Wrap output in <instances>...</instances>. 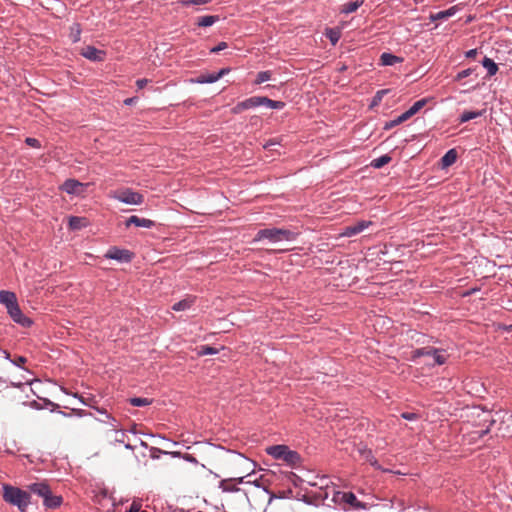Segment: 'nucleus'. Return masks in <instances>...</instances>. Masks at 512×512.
I'll return each mask as SVG.
<instances>
[{"instance_id": "14", "label": "nucleus", "mask_w": 512, "mask_h": 512, "mask_svg": "<svg viewBox=\"0 0 512 512\" xmlns=\"http://www.w3.org/2000/svg\"><path fill=\"white\" fill-rule=\"evenodd\" d=\"M282 460L285 461L291 467H298L302 463V457L300 456V454L290 449H288L287 452L284 454Z\"/></svg>"}, {"instance_id": "43", "label": "nucleus", "mask_w": 512, "mask_h": 512, "mask_svg": "<svg viewBox=\"0 0 512 512\" xmlns=\"http://www.w3.org/2000/svg\"><path fill=\"white\" fill-rule=\"evenodd\" d=\"M125 432L119 429V433L115 435L114 440L119 443H124Z\"/></svg>"}, {"instance_id": "9", "label": "nucleus", "mask_w": 512, "mask_h": 512, "mask_svg": "<svg viewBox=\"0 0 512 512\" xmlns=\"http://www.w3.org/2000/svg\"><path fill=\"white\" fill-rule=\"evenodd\" d=\"M334 502H344L349 504L352 507H358L360 505L356 496L352 492H334L333 494Z\"/></svg>"}, {"instance_id": "50", "label": "nucleus", "mask_w": 512, "mask_h": 512, "mask_svg": "<svg viewBox=\"0 0 512 512\" xmlns=\"http://www.w3.org/2000/svg\"><path fill=\"white\" fill-rule=\"evenodd\" d=\"M229 72V69H226V68H223L221 69L218 73H216V75L218 76V78L220 79L223 75H225L226 73Z\"/></svg>"}, {"instance_id": "27", "label": "nucleus", "mask_w": 512, "mask_h": 512, "mask_svg": "<svg viewBox=\"0 0 512 512\" xmlns=\"http://www.w3.org/2000/svg\"><path fill=\"white\" fill-rule=\"evenodd\" d=\"M408 118L406 117L405 113H402L401 115H399L397 118L389 121V122H386L385 123V126H384V129L385 130H388V129H391L405 121H407Z\"/></svg>"}, {"instance_id": "36", "label": "nucleus", "mask_w": 512, "mask_h": 512, "mask_svg": "<svg viewBox=\"0 0 512 512\" xmlns=\"http://www.w3.org/2000/svg\"><path fill=\"white\" fill-rule=\"evenodd\" d=\"M246 477H251V474H250V473H248L246 476L235 477V478H232V479H233V480H236V485L241 484V483H245V484H252V483H256V482H257V479H254V480L249 479V480H247V481H244V479H245Z\"/></svg>"}, {"instance_id": "56", "label": "nucleus", "mask_w": 512, "mask_h": 512, "mask_svg": "<svg viewBox=\"0 0 512 512\" xmlns=\"http://www.w3.org/2000/svg\"><path fill=\"white\" fill-rule=\"evenodd\" d=\"M140 512H146V511H140Z\"/></svg>"}, {"instance_id": "51", "label": "nucleus", "mask_w": 512, "mask_h": 512, "mask_svg": "<svg viewBox=\"0 0 512 512\" xmlns=\"http://www.w3.org/2000/svg\"><path fill=\"white\" fill-rule=\"evenodd\" d=\"M489 432V426L485 430H481L480 432H477L479 434V437H483Z\"/></svg>"}, {"instance_id": "31", "label": "nucleus", "mask_w": 512, "mask_h": 512, "mask_svg": "<svg viewBox=\"0 0 512 512\" xmlns=\"http://www.w3.org/2000/svg\"><path fill=\"white\" fill-rule=\"evenodd\" d=\"M130 404L136 407L147 406L151 401L147 398L134 397L129 400Z\"/></svg>"}, {"instance_id": "7", "label": "nucleus", "mask_w": 512, "mask_h": 512, "mask_svg": "<svg viewBox=\"0 0 512 512\" xmlns=\"http://www.w3.org/2000/svg\"><path fill=\"white\" fill-rule=\"evenodd\" d=\"M80 54L86 59L94 62H103L106 56V52L104 50L97 49L90 45L83 47Z\"/></svg>"}, {"instance_id": "2", "label": "nucleus", "mask_w": 512, "mask_h": 512, "mask_svg": "<svg viewBox=\"0 0 512 512\" xmlns=\"http://www.w3.org/2000/svg\"><path fill=\"white\" fill-rule=\"evenodd\" d=\"M2 497L5 502L17 506L21 512H26L30 504V492L14 487L9 484H3Z\"/></svg>"}, {"instance_id": "19", "label": "nucleus", "mask_w": 512, "mask_h": 512, "mask_svg": "<svg viewBox=\"0 0 512 512\" xmlns=\"http://www.w3.org/2000/svg\"><path fill=\"white\" fill-rule=\"evenodd\" d=\"M219 487L222 489L223 492H238L240 491V488L236 485V480H233L231 478L229 479H223Z\"/></svg>"}, {"instance_id": "10", "label": "nucleus", "mask_w": 512, "mask_h": 512, "mask_svg": "<svg viewBox=\"0 0 512 512\" xmlns=\"http://www.w3.org/2000/svg\"><path fill=\"white\" fill-rule=\"evenodd\" d=\"M61 189L68 194L80 195L84 191V185L77 180L68 179L63 183Z\"/></svg>"}, {"instance_id": "4", "label": "nucleus", "mask_w": 512, "mask_h": 512, "mask_svg": "<svg viewBox=\"0 0 512 512\" xmlns=\"http://www.w3.org/2000/svg\"><path fill=\"white\" fill-rule=\"evenodd\" d=\"M113 197L125 204L140 205L144 201V196L129 188L119 189L113 193Z\"/></svg>"}, {"instance_id": "38", "label": "nucleus", "mask_w": 512, "mask_h": 512, "mask_svg": "<svg viewBox=\"0 0 512 512\" xmlns=\"http://www.w3.org/2000/svg\"><path fill=\"white\" fill-rule=\"evenodd\" d=\"M25 143L28 146L33 147V148H40L41 147L39 140L36 139V138H32V137H27L25 139Z\"/></svg>"}, {"instance_id": "5", "label": "nucleus", "mask_w": 512, "mask_h": 512, "mask_svg": "<svg viewBox=\"0 0 512 512\" xmlns=\"http://www.w3.org/2000/svg\"><path fill=\"white\" fill-rule=\"evenodd\" d=\"M421 356L432 357L434 363L438 365H442L446 362V356L442 353V351L433 347H424L413 351V358Z\"/></svg>"}, {"instance_id": "40", "label": "nucleus", "mask_w": 512, "mask_h": 512, "mask_svg": "<svg viewBox=\"0 0 512 512\" xmlns=\"http://www.w3.org/2000/svg\"><path fill=\"white\" fill-rule=\"evenodd\" d=\"M401 417L405 420H408V421H413V420H416L418 419V415L416 413H413V412H403L401 414Z\"/></svg>"}, {"instance_id": "15", "label": "nucleus", "mask_w": 512, "mask_h": 512, "mask_svg": "<svg viewBox=\"0 0 512 512\" xmlns=\"http://www.w3.org/2000/svg\"><path fill=\"white\" fill-rule=\"evenodd\" d=\"M288 449L286 445H273L266 448V453L275 459H283Z\"/></svg>"}, {"instance_id": "52", "label": "nucleus", "mask_w": 512, "mask_h": 512, "mask_svg": "<svg viewBox=\"0 0 512 512\" xmlns=\"http://www.w3.org/2000/svg\"><path fill=\"white\" fill-rule=\"evenodd\" d=\"M241 460H242V462H243V463L247 464L248 466H251V465H252V463H251L248 459H246V458H244V457H241ZM249 468H250V467H248V468H247V470H248Z\"/></svg>"}, {"instance_id": "1", "label": "nucleus", "mask_w": 512, "mask_h": 512, "mask_svg": "<svg viewBox=\"0 0 512 512\" xmlns=\"http://www.w3.org/2000/svg\"><path fill=\"white\" fill-rule=\"evenodd\" d=\"M26 487L30 493L42 499L43 505L47 509H56L63 503L62 496L54 494L47 481H37L28 484Z\"/></svg>"}, {"instance_id": "3", "label": "nucleus", "mask_w": 512, "mask_h": 512, "mask_svg": "<svg viewBox=\"0 0 512 512\" xmlns=\"http://www.w3.org/2000/svg\"><path fill=\"white\" fill-rule=\"evenodd\" d=\"M297 237V233L282 228H266L261 229L255 235L254 241L267 239L270 242L293 241Z\"/></svg>"}, {"instance_id": "35", "label": "nucleus", "mask_w": 512, "mask_h": 512, "mask_svg": "<svg viewBox=\"0 0 512 512\" xmlns=\"http://www.w3.org/2000/svg\"><path fill=\"white\" fill-rule=\"evenodd\" d=\"M244 110H247V105L245 100L237 103L231 110L233 114H239L243 112Z\"/></svg>"}, {"instance_id": "17", "label": "nucleus", "mask_w": 512, "mask_h": 512, "mask_svg": "<svg viewBox=\"0 0 512 512\" xmlns=\"http://www.w3.org/2000/svg\"><path fill=\"white\" fill-rule=\"evenodd\" d=\"M429 99L423 98L416 101L407 111H405V115L408 119L418 113L427 103Z\"/></svg>"}, {"instance_id": "26", "label": "nucleus", "mask_w": 512, "mask_h": 512, "mask_svg": "<svg viewBox=\"0 0 512 512\" xmlns=\"http://www.w3.org/2000/svg\"><path fill=\"white\" fill-rule=\"evenodd\" d=\"M483 112L484 111H464L460 116V122L464 123L472 119H475L479 116H482Z\"/></svg>"}, {"instance_id": "25", "label": "nucleus", "mask_w": 512, "mask_h": 512, "mask_svg": "<svg viewBox=\"0 0 512 512\" xmlns=\"http://www.w3.org/2000/svg\"><path fill=\"white\" fill-rule=\"evenodd\" d=\"M482 65L487 69L489 76L495 75L497 73V71H498V67L495 64V62L492 59L488 58V57H485L483 59Z\"/></svg>"}, {"instance_id": "16", "label": "nucleus", "mask_w": 512, "mask_h": 512, "mask_svg": "<svg viewBox=\"0 0 512 512\" xmlns=\"http://www.w3.org/2000/svg\"><path fill=\"white\" fill-rule=\"evenodd\" d=\"M195 299L196 298L194 296H187L183 300L176 302L172 306V309L174 311H185V310L189 309L194 304Z\"/></svg>"}, {"instance_id": "32", "label": "nucleus", "mask_w": 512, "mask_h": 512, "mask_svg": "<svg viewBox=\"0 0 512 512\" xmlns=\"http://www.w3.org/2000/svg\"><path fill=\"white\" fill-rule=\"evenodd\" d=\"M80 34H81V29L78 24H74L73 26H71L70 37L73 42H77L80 40Z\"/></svg>"}, {"instance_id": "13", "label": "nucleus", "mask_w": 512, "mask_h": 512, "mask_svg": "<svg viewBox=\"0 0 512 512\" xmlns=\"http://www.w3.org/2000/svg\"><path fill=\"white\" fill-rule=\"evenodd\" d=\"M130 225H135L137 227L143 228H151L154 226V222L150 219L140 218L138 216L133 215L126 220V227H129Z\"/></svg>"}, {"instance_id": "33", "label": "nucleus", "mask_w": 512, "mask_h": 512, "mask_svg": "<svg viewBox=\"0 0 512 512\" xmlns=\"http://www.w3.org/2000/svg\"><path fill=\"white\" fill-rule=\"evenodd\" d=\"M217 80H219L218 76L216 75V73H212V74H208V75H203L199 78L198 82L199 83H214L216 82Z\"/></svg>"}, {"instance_id": "47", "label": "nucleus", "mask_w": 512, "mask_h": 512, "mask_svg": "<svg viewBox=\"0 0 512 512\" xmlns=\"http://www.w3.org/2000/svg\"><path fill=\"white\" fill-rule=\"evenodd\" d=\"M140 504L133 502L129 512H140Z\"/></svg>"}, {"instance_id": "30", "label": "nucleus", "mask_w": 512, "mask_h": 512, "mask_svg": "<svg viewBox=\"0 0 512 512\" xmlns=\"http://www.w3.org/2000/svg\"><path fill=\"white\" fill-rule=\"evenodd\" d=\"M391 160V157L388 156V155H384V156H381L377 159H374L373 162H372V165L375 167V168H381L383 167L384 165L388 164Z\"/></svg>"}, {"instance_id": "11", "label": "nucleus", "mask_w": 512, "mask_h": 512, "mask_svg": "<svg viewBox=\"0 0 512 512\" xmlns=\"http://www.w3.org/2000/svg\"><path fill=\"white\" fill-rule=\"evenodd\" d=\"M370 224H371V222H369V221H359L353 225L345 227L343 229V232H341V236L351 237L356 234H359L364 229H366Z\"/></svg>"}, {"instance_id": "21", "label": "nucleus", "mask_w": 512, "mask_h": 512, "mask_svg": "<svg viewBox=\"0 0 512 512\" xmlns=\"http://www.w3.org/2000/svg\"><path fill=\"white\" fill-rule=\"evenodd\" d=\"M87 225V219L84 217L72 216L69 218V228L79 230Z\"/></svg>"}, {"instance_id": "49", "label": "nucleus", "mask_w": 512, "mask_h": 512, "mask_svg": "<svg viewBox=\"0 0 512 512\" xmlns=\"http://www.w3.org/2000/svg\"><path fill=\"white\" fill-rule=\"evenodd\" d=\"M385 93H386V91H385V90L378 91V92H377V94H376V96H375V102H376V101H380V100H381V98H382V96H383Z\"/></svg>"}, {"instance_id": "24", "label": "nucleus", "mask_w": 512, "mask_h": 512, "mask_svg": "<svg viewBox=\"0 0 512 512\" xmlns=\"http://www.w3.org/2000/svg\"><path fill=\"white\" fill-rule=\"evenodd\" d=\"M219 20L218 16L206 15L198 18L197 24L200 27H209Z\"/></svg>"}, {"instance_id": "46", "label": "nucleus", "mask_w": 512, "mask_h": 512, "mask_svg": "<svg viewBox=\"0 0 512 512\" xmlns=\"http://www.w3.org/2000/svg\"><path fill=\"white\" fill-rule=\"evenodd\" d=\"M148 83V80L147 79H139L136 81V85L139 89H142L144 88Z\"/></svg>"}, {"instance_id": "18", "label": "nucleus", "mask_w": 512, "mask_h": 512, "mask_svg": "<svg viewBox=\"0 0 512 512\" xmlns=\"http://www.w3.org/2000/svg\"><path fill=\"white\" fill-rule=\"evenodd\" d=\"M381 64L384 66H392L396 63H401L403 59L391 53H383L380 56Z\"/></svg>"}, {"instance_id": "12", "label": "nucleus", "mask_w": 512, "mask_h": 512, "mask_svg": "<svg viewBox=\"0 0 512 512\" xmlns=\"http://www.w3.org/2000/svg\"><path fill=\"white\" fill-rule=\"evenodd\" d=\"M0 303L3 304L7 310H10V308L18 304V301L14 292L2 290L0 291Z\"/></svg>"}, {"instance_id": "44", "label": "nucleus", "mask_w": 512, "mask_h": 512, "mask_svg": "<svg viewBox=\"0 0 512 512\" xmlns=\"http://www.w3.org/2000/svg\"><path fill=\"white\" fill-rule=\"evenodd\" d=\"M227 48V43L226 42H221L219 43L216 47L212 48L211 49V52L212 53H217L223 49Z\"/></svg>"}, {"instance_id": "29", "label": "nucleus", "mask_w": 512, "mask_h": 512, "mask_svg": "<svg viewBox=\"0 0 512 512\" xmlns=\"http://www.w3.org/2000/svg\"><path fill=\"white\" fill-rule=\"evenodd\" d=\"M262 96H253L245 100L247 109L262 106Z\"/></svg>"}, {"instance_id": "6", "label": "nucleus", "mask_w": 512, "mask_h": 512, "mask_svg": "<svg viewBox=\"0 0 512 512\" xmlns=\"http://www.w3.org/2000/svg\"><path fill=\"white\" fill-rule=\"evenodd\" d=\"M7 313L15 323L21 325L22 327H30L33 323V321L29 317L23 314L19 304L14 305L13 308L7 310Z\"/></svg>"}, {"instance_id": "45", "label": "nucleus", "mask_w": 512, "mask_h": 512, "mask_svg": "<svg viewBox=\"0 0 512 512\" xmlns=\"http://www.w3.org/2000/svg\"><path fill=\"white\" fill-rule=\"evenodd\" d=\"M329 38L333 44H336V42L339 40V34L331 30L329 33Z\"/></svg>"}, {"instance_id": "37", "label": "nucleus", "mask_w": 512, "mask_h": 512, "mask_svg": "<svg viewBox=\"0 0 512 512\" xmlns=\"http://www.w3.org/2000/svg\"><path fill=\"white\" fill-rule=\"evenodd\" d=\"M472 72H473V69H472V68H468V69L462 70V71H460V72L456 75L455 80H456V81H460V80H462V79H464V78H466V77L470 76V75L472 74Z\"/></svg>"}, {"instance_id": "55", "label": "nucleus", "mask_w": 512, "mask_h": 512, "mask_svg": "<svg viewBox=\"0 0 512 512\" xmlns=\"http://www.w3.org/2000/svg\"><path fill=\"white\" fill-rule=\"evenodd\" d=\"M271 144L264 145V148H268Z\"/></svg>"}, {"instance_id": "48", "label": "nucleus", "mask_w": 512, "mask_h": 512, "mask_svg": "<svg viewBox=\"0 0 512 512\" xmlns=\"http://www.w3.org/2000/svg\"><path fill=\"white\" fill-rule=\"evenodd\" d=\"M477 54H478V52L476 49H471L466 52V57L467 58H475Z\"/></svg>"}, {"instance_id": "42", "label": "nucleus", "mask_w": 512, "mask_h": 512, "mask_svg": "<svg viewBox=\"0 0 512 512\" xmlns=\"http://www.w3.org/2000/svg\"><path fill=\"white\" fill-rule=\"evenodd\" d=\"M27 362V359L23 356H18L13 363L19 367H22Z\"/></svg>"}, {"instance_id": "20", "label": "nucleus", "mask_w": 512, "mask_h": 512, "mask_svg": "<svg viewBox=\"0 0 512 512\" xmlns=\"http://www.w3.org/2000/svg\"><path fill=\"white\" fill-rule=\"evenodd\" d=\"M364 0H355L352 2L345 3L341 6L340 12L343 14H350L355 12L362 4Z\"/></svg>"}, {"instance_id": "22", "label": "nucleus", "mask_w": 512, "mask_h": 512, "mask_svg": "<svg viewBox=\"0 0 512 512\" xmlns=\"http://www.w3.org/2000/svg\"><path fill=\"white\" fill-rule=\"evenodd\" d=\"M457 160V152L455 149H450L446 152V154L442 157L441 162L443 167H448L454 164Z\"/></svg>"}, {"instance_id": "41", "label": "nucleus", "mask_w": 512, "mask_h": 512, "mask_svg": "<svg viewBox=\"0 0 512 512\" xmlns=\"http://www.w3.org/2000/svg\"><path fill=\"white\" fill-rule=\"evenodd\" d=\"M452 14H453V12L451 10L441 11V12L437 13L435 18L436 19H444V18L451 16Z\"/></svg>"}, {"instance_id": "39", "label": "nucleus", "mask_w": 512, "mask_h": 512, "mask_svg": "<svg viewBox=\"0 0 512 512\" xmlns=\"http://www.w3.org/2000/svg\"><path fill=\"white\" fill-rule=\"evenodd\" d=\"M107 418L111 420L109 423L110 430L114 431L115 434H118L119 433L118 422L114 418H111L109 415H107Z\"/></svg>"}, {"instance_id": "23", "label": "nucleus", "mask_w": 512, "mask_h": 512, "mask_svg": "<svg viewBox=\"0 0 512 512\" xmlns=\"http://www.w3.org/2000/svg\"><path fill=\"white\" fill-rule=\"evenodd\" d=\"M262 105L266 106L270 109H283L285 107V103L282 101H275L268 97L262 96Z\"/></svg>"}, {"instance_id": "8", "label": "nucleus", "mask_w": 512, "mask_h": 512, "mask_svg": "<svg viewBox=\"0 0 512 512\" xmlns=\"http://www.w3.org/2000/svg\"><path fill=\"white\" fill-rule=\"evenodd\" d=\"M132 253L129 250L119 249L113 247L108 250L106 253V257L114 260H118L121 262H129L132 259Z\"/></svg>"}, {"instance_id": "28", "label": "nucleus", "mask_w": 512, "mask_h": 512, "mask_svg": "<svg viewBox=\"0 0 512 512\" xmlns=\"http://www.w3.org/2000/svg\"><path fill=\"white\" fill-rule=\"evenodd\" d=\"M271 77H272V72L271 71H261L256 76L255 84L256 85L262 84V83L270 80Z\"/></svg>"}, {"instance_id": "53", "label": "nucleus", "mask_w": 512, "mask_h": 512, "mask_svg": "<svg viewBox=\"0 0 512 512\" xmlns=\"http://www.w3.org/2000/svg\"><path fill=\"white\" fill-rule=\"evenodd\" d=\"M130 102H131V99L125 100V103H127V104H130Z\"/></svg>"}, {"instance_id": "34", "label": "nucleus", "mask_w": 512, "mask_h": 512, "mask_svg": "<svg viewBox=\"0 0 512 512\" xmlns=\"http://www.w3.org/2000/svg\"><path fill=\"white\" fill-rule=\"evenodd\" d=\"M216 353H218V349L207 345L201 346L198 352L199 355H210Z\"/></svg>"}, {"instance_id": "54", "label": "nucleus", "mask_w": 512, "mask_h": 512, "mask_svg": "<svg viewBox=\"0 0 512 512\" xmlns=\"http://www.w3.org/2000/svg\"><path fill=\"white\" fill-rule=\"evenodd\" d=\"M125 447L129 449L132 448L130 444H126Z\"/></svg>"}]
</instances>
